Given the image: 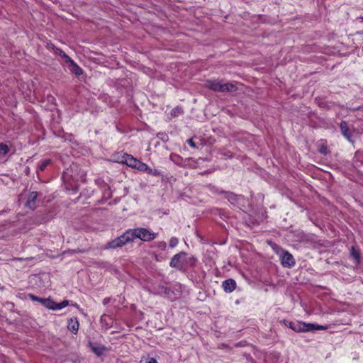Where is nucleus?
Segmentation results:
<instances>
[{
  "instance_id": "nucleus-1",
  "label": "nucleus",
  "mask_w": 363,
  "mask_h": 363,
  "mask_svg": "<svg viewBox=\"0 0 363 363\" xmlns=\"http://www.w3.org/2000/svg\"><path fill=\"white\" fill-rule=\"evenodd\" d=\"M205 86L213 91L218 92H235L238 90L236 84L226 82L218 79L207 80Z\"/></svg>"
},
{
  "instance_id": "nucleus-2",
  "label": "nucleus",
  "mask_w": 363,
  "mask_h": 363,
  "mask_svg": "<svg viewBox=\"0 0 363 363\" xmlns=\"http://www.w3.org/2000/svg\"><path fill=\"white\" fill-rule=\"evenodd\" d=\"M127 232L130 242H133L135 238H138L144 242H149L153 240L157 236L156 233H152L145 228L129 229Z\"/></svg>"
},
{
  "instance_id": "nucleus-3",
  "label": "nucleus",
  "mask_w": 363,
  "mask_h": 363,
  "mask_svg": "<svg viewBox=\"0 0 363 363\" xmlns=\"http://www.w3.org/2000/svg\"><path fill=\"white\" fill-rule=\"evenodd\" d=\"M128 242H130V239L129 238L128 232L126 230L122 235L115 238L114 240H112L110 242H108L105 245H104L101 247V249H116L118 247H121Z\"/></svg>"
},
{
  "instance_id": "nucleus-4",
  "label": "nucleus",
  "mask_w": 363,
  "mask_h": 363,
  "mask_svg": "<svg viewBox=\"0 0 363 363\" xmlns=\"http://www.w3.org/2000/svg\"><path fill=\"white\" fill-rule=\"evenodd\" d=\"M327 326L315 325L311 323H305L302 322H296L293 325V330L295 332H308L314 330H325Z\"/></svg>"
},
{
  "instance_id": "nucleus-5",
  "label": "nucleus",
  "mask_w": 363,
  "mask_h": 363,
  "mask_svg": "<svg viewBox=\"0 0 363 363\" xmlns=\"http://www.w3.org/2000/svg\"><path fill=\"white\" fill-rule=\"evenodd\" d=\"M186 255L184 252L175 255L171 259L169 265L172 267L182 270L183 267V258Z\"/></svg>"
},
{
  "instance_id": "nucleus-6",
  "label": "nucleus",
  "mask_w": 363,
  "mask_h": 363,
  "mask_svg": "<svg viewBox=\"0 0 363 363\" xmlns=\"http://www.w3.org/2000/svg\"><path fill=\"white\" fill-rule=\"evenodd\" d=\"M89 346L91 351L98 357L102 356L104 353L108 350L105 346L100 344L93 343L91 342H89Z\"/></svg>"
},
{
  "instance_id": "nucleus-7",
  "label": "nucleus",
  "mask_w": 363,
  "mask_h": 363,
  "mask_svg": "<svg viewBox=\"0 0 363 363\" xmlns=\"http://www.w3.org/2000/svg\"><path fill=\"white\" fill-rule=\"evenodd\" d=\"M38 196V193L37 191H32L28 194V200L26 201V207L34 209L36 208V199Z\"/></svg>"
},
{
  "instance_id": "nucleus-8",
  "label": "nucleus",
  "mask_w": 363,
  "mask_h": 363,
  "mask_svg": "<svg viewBox=\"0 0 363 363\" xmlns=\"http://www.w3.org/2000/svg\"><path fill=\"white\" fill-rule=\"evenodd\" d=\"M294 259L291 254L284 252L281 257V264L284 267H291L294 264Z\"/></svg>"
},
{
  "instance_id": "nucleus-9",
  "label": "nucleus",
  "mask_w": 363,
  "mask_h": 363,
  "mask_svg": "<svg viewBox=\"0 0 363 363\" xmlns=\"http://www.w3.org/2000/svg\"><path fill=\"white\" fill-rule=\"evenodd\" d=\"M223 287L225 291L232 292L235 289L236 282L233 279H228L223 282Z\"/></svg>"
},
{
  "instance_id": "nucleus-10",
  "label": "nucleus",
  "mask_w": 363,
  "mask_h": 363,
  "mask_svg": "<svg viewBox=\"0 0 363 363\" xmlns=\"http://www.w3.org/2000/svg\"><path fill=\"white\" fill-rule=\"evenodd\" d=\"M68 63L69 64V69L72 73L77 76L82 74L83 72L82 68H80L72 60H71V62H69Z\"/></svg>"
},
{
  "instance_id": "nucleus-11",
  "label": "nucleus",
  "mask_w": 363,
  "mask_h": 363,
  "mask_svg": "<svg viewBox=\"0 0 363 363\" xmlns=\"http://www.w3.org/2000/svg\"><path fill=\"white\" fill-rule=\"evenodd\" d=\"M340 130H341V133L342 134L350 141H351V134L350 133V130H349V128H348V125H347V122L345 121H342L340 123Z\"/></svg>"
},
{
  "instance_id": "nucleus-12",
  "label": "nucleus",
  "mask_w": 363,
  "mask_h": 363,
  "mask_svg": "<svg viewBox=\"0 0 363 363\" xmlns=\"http://www.w3.org/2000/svg\"><path fill=\"white\" fill-rule=\"evenodd\" d=\"M79 322L76 318H71L69 320L67 328L75 334L79 330Z\"/></svg>"
},
{
  "instance_id": "nucleus-13",
  "label": "nucleus",
  "mask_w": 363,
  "mask_h": 363,
  "mask_svg": "<svg viewBox=\"0 0 363 363\" xmlns=\"http://www.w3.org/2000/svg\"><path fill=\"white\" fill-rule=\"evenodd\" d=\"M139 160L134 158L132 155H126L124 162L129 167L135 168Z\"/></svg>"
},
{
  "instance_id": "nucleus-14",
  "label": "nucleus",
  "mask_w": 363,
  "mask_h": 363,
  "mask_svg": "<svg viewBox=\"0 0 363 363\" xmlns=\"http://www.w3.org/2000/svg\"><path fill=\"white\" fill-rule=\"evenodd\" d=\"M41 304L43 305L45 308H47L48 309L55 311L56 303L54 302L50 298H43L41 301Z\"/></svg>"
},
{
  "instance_id": "nucleus-15",
  "label": "nucleus",
  "mask_w": 363,
  "mask_h": 363,
  "mask_svg": "<svg viewBox=\"0 0 363 363\" xmlns=\"http://www.w3.org/2000/svg\"><path fill=\"white\" fill-rule=\"evenodd\" d=\"M52 48L53 50H55L56 54L59 55L65 60V62L68 63L69 62H71L72 59L66 53H65L62 50L55 48V46L53 45H52Z\"/></svg>"
},
{
  "instance_id": "nucleus-16",
  "label": "nucleus",
  "mask_w": 363,
  "mask_h": 363,
  "mask_svg": "<svg viewBox=\"0 0 363 363\" xmlns=\"http://www.w3.org/2000/svg\"><path fill=\"white\" fill-rule=\"evenodd\" d=\"M135 169L142 172H147V173L152 172V169H150L145 163H143L140 161H138Z\"/></svg>"
},
{
  "instance_id": "nucleus-17",
  "label": "nucleus",
  "mask_w": 363,
  "mask_h": 363,
  "mask_svg": "<svg viewBox=\"0 0 363 363\" xmlns=\"http://www.w3.org/2000/svg\"><path fill=\"white\" fill-rule=\"evenodd\" d=\"M350 255L356 260L357 264H359L360 262V254H359V252L354 247H352L351 248Z\"/></svg>"
},
{
  "instance_id": "nucleus-18",
  "label": "nucleus",
  "mask_w": 363,
  "mask_h": 363,
  "mask_svg": "<svg viewBox=\"0 0 363 363\" xmlns=\"http://www.w3.org/2000/svg\"><path fill=\"white\" fill-rule=\"evenodd\" d=\"M69 305V301L65 300L60 303H56L55 310L62 309Z\"/></svg>"
},
{
  "instance_id": "nucleus-19",
  "label": "nucleus",
  "mask_w": 363,
  "mask_h": 363,
  "mask_svg": "<svg viewBox=\"0 0 363 363\" xmlns=\"http://www.w3.org/2000/svg\"><path fill=\"white\" fill-rule=\"evenodd\" d=\"M9 152V147L4 143H0V153L6 155Z\"/></svg>"
},
{
  "instance_id": "nucleus-20",
  "label": "nucleus",
  "mask_w": 363,
  "mask_h": 363,
  "mask_svg": "<svg viewBox=\"0 0 363 363\" xmlns=\"http://www.w3.org/2000/svg\"><path fill=\"white\" fill-rule=\"evenodd\" d=\"M50 163V160H45L44 161H43L40 166H39V169L40 171H43L45 169V168L47 167V166Z\"/></svg>"
},
{
  "instance_id": "nucleus-21",
  "label": "nucleus",
  "mask_w": 363,
  "mask_h": 363,
  "mask_svg": "<svg viewBox=\"0 0 363 363\" xmlns=\"http://www.w3.org/2000/svg\"><path fill=\"white\" fill-rule=\"evenodd\" d=\"M182 112H183V111H182V108L177 107L172 110V115L174 116H177L179 114H181Z\"/></svg>"
},
{
  "instance_id": "nucleus-22",
  "label": "nucleus",
  "mask_w": 363,
  "mask_h": 363,
  "mask_svg": "<svg viewBox=\"0 0 363 363\" xmlns=\"http://www.w3.org/2000/svg\"><path fill=\"white\" fill-rule=\"evenodd\" d=\"M178 244V239L176 238H172L169 240V247L173 248Z\"/></svg>"
},
{
  "instance_id": "nucleus-23",
  "label": "nucleus",
  "mask_w": 363,
  "mask_h": 363,
  "mask_svg": "<svg viewBox=\"0 0 363 363\" xmlns=\"http://www.w3.org/2000/svg\"><path fill=\"white\" fill-rule=\"evenodd\" d=\"M226 197L228 198L229 201L233 202L234 201H235L236 196L232 193H227Z\"/></svg>"
},
{
  "instance_id": "nucleus-24",
  "label": "nucleus",
  "mask_w": 363,
  "mask_h": 363,
  "mask_svg": "<svg viewBox=\"0 0 363 363\" xmlns=\"http://www.w3.org/2000/svg\"><path fill=\"white\" fill-rule=\"evenodd\" d=\"M29 297L32 301H38L40 303H41V301L43 299L42 298L34 296L33 294H29Z\"/></svg>"
},
{
  "instance_id": "nucleus-25",
  "label": "nucleus",
  "mask_w": 363,
  "mask_h": 363,
  "mask_svg": "<svg viewBox=\"0 0 363 363\" xmlns=\"http://www.w3.org/2000/svg\"><path fill=\"white\" fill-rule=\"evenodd\" d=\"M319 152L321 153V154H323V155H327L328 151V148L326 146H324L323 145L320 150H319Z\"/></svg>"
},
{
  "instance_id": "nucleus-26",
  "label": "nucleus",
  "mask_w": 363,
  "mask_h": 363,
  "mask_svg": "<svg viewBox=\"0 0 363 363\" xmlns=\"http://www.w3.org/2000/svg\"><path fill=\"white\" fill-rule=\"evenodd\" d=\"M187 143H188V144H189L191 147H192L193 148H196V144L194 143V140H193V139H192V138L189 139V140H187Z\"/></svg>"
},
{
  "instance_id": "nucleus-27",
  "label": "nucleus",
  "mask_w": 363,
  "mask_h": 363,
  "mask_svg": "<svg viewBox=\"0 0 363 363\" xmlns=\"http://www.w3.org/2000/svg\"><path fill=\"white\" fill-rule=\"evenodd\" d=\"M74 179L76 180H79V179H84V174L81 175V176H78V175H71Z\"/></svg>"
},
{
  "instance_id": "nucleus-28",
  "label": "nucleus",
  "mask_w": 363,
  "mask_h": 363,
  "mask_svg": "<svg viewBox=\"0 0 363 363\" xmlns=\"http://www.w3.org/2000/svg\"><path fill=\"white\" fill-rule=\"evenodd\" d=\"M150 174H153V175H155V176H157L160 174V172L157 170V169H152V172L150 173Z\"/></svg>"
},
{
  "instance_id": "nucleus-29",
  "label": "nucleus",
  "mask_w": 363,
  "mask_h": 363,
  "mask_svg": "<svg viewBox=\"0 0 363 363\" xmlns=\"http://www.w3.org/2000/svg\"><path fill=\"white\" fill-rule=\"evenodd\" d=\"M160 247H161L162 249H165L166 247V242H161L159 245Z\"/></svg>"
},
{
  "instance_id": "nucleus-30",
  "label": "nucleus",
  "mask_w": 363,
  "mask_h": 363,
  "mask_svg": "<svg viewBox=\"0 0 363 363\" xmlns=\"http://www.w3.org/2000/svg\"><path fill=\"white\" fill-rule=\"evenodd\" d=\"M71 170H73V169H78V166L77 164H73L70 167Z\"/></svg>"
},
{
  "instance_id": "nucleus-31",
  "label": "nucleus",
  "mask_w": 363,
  "mask_h": 363,
  "mask_svg": "<svg viewBox=\"0 0 363 363\" xmlns=\"http://www.w3.org/2000/svg\"><path fill=\"white\" fill-rule=\"evenodd\" d=\"M147 363H157V362L155 359L152 358L147 362Z\"/></svg>"
},
{
  "instance_id": "nucleus-32",
  "label": "nucleus",
  "mask_w": 363,
  "mask_h": 363,
  "mask_svg": "<svg viewBox=\"0 0 363 363\" xmlns=\"http://www.w3.org/2000/svg\"><path fill=\"white\" fill-rule=\"evenodd\" d=\"M190 260H191V262L192 264H194V262H195V261H196V259H195V258H194V257H192V258H191V259H190Z\"/></svg>"
},
{
  "instance_id": "nucleus-33",
  "label": "nucleus",
  "mask_w": 363,
  "mask_h": 363,
  "mask_svg": "<svg viewBox=\"0 0 363 363\" xmlns=\"http://www.w3.org/2000/svg\"><path fill=\"white\" fill-rule=\"evenodd\" d=\"M295 323H290V324H289L290 328H291L293 330V325H294Z\"/></svg>"
}]
</instances>
